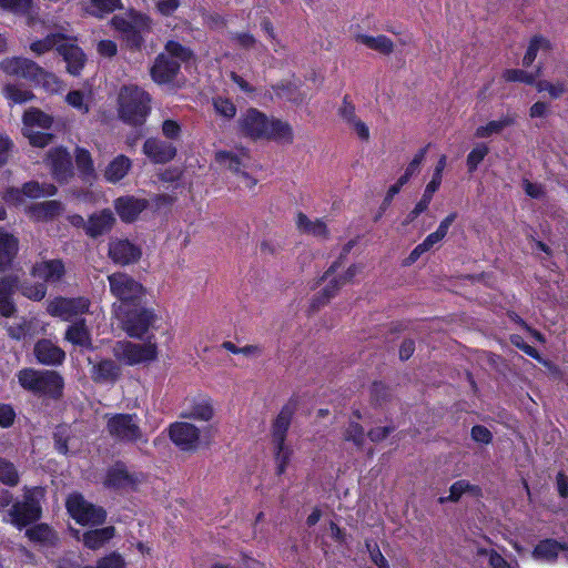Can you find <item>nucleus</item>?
Returning a JSON list of instances; mask_svg holds the SVG:
<instances>
[{"instance_id": "f257e3e1", "label": "nucleus", "mask_w": 568, "mask_h": 568, "mask_svg": "<svg viewBox=\"0 0 568 568\" xmlns=\"http://www.w3.org/2000/svg\"><path fill=\"white\" fill-rule=\"evenodd\" d=\"M190 58V51L175 41L165 44L164 52L160 53L151 68L152 79L162 84L170 82L178 73L180 64Z\"/></svg>"}, {"instance_id": "f03ea898", "label": "nucleus", "mask_w": 568, "mask_h": 568, "mask_svg": "<svg viewBox=\"0 0 568 568\" xmlns=\"http://www.w3.org/2000/svg\"><path fill=\"white\" fill-rule=\"evenodd\" d=\"M251 139H268L282 144H290L293 142L294 133L287 122L270 119L251 109Z\"/></svg>"}, {"instance_id": "7ed1b4c3", "label": "nucleus", "mask_w": 568, "mask_h": 568, "mask_svg": "<svg viewBox=\"0 0 568 568\" xmlns=\"http://www.w3.org/2000/svg\"><path fill=\"white\" fill-rule=\"evenodd\" d=\"M120 116L132 124L143 123L150 110V97L142 89L124 87L119 94Z\"/></svg>"}, {"instance_id": "20e7f679", "label": "nucleus", "mask_w": 568, "mask_h": 568, "mask_svg": "<svg viewBox=\"0 0 568 568\" xmlns=\"http://www.w3.org/2000/svg\"><path fill=\"white\" fill-rule=\"evenodd\" d=\"M18 379L23 388L52 397H59L63 388V378L54 371L26 368L19 372Z\"/></svg>"}, {"instance_id": "39448f33", "label": "nucleus", "mask_w": 568, "mask_h": 568, "mask_svg": "<svg viewBox=\"0 0 568 568\" xmlns=\"http://www.w3.org/2000/svg\"><path fill=\"white\" fill-rule=\"evenodd\" d=\"M0 68L8 75L42 83L44 87L51 90H54L52 85L58 84L55 75L45 72L34 61L26 58H6L0 63Z\"/></svg>"}, {"instance_id": "423d86ee", "label": "nucleus", "mask_w": 568, "mask_h": 568, "mask_svg": "<svg viewBox=\"0 0 568 568\" xmlns=\"http://www.w3.org/2000/svg\"><path fill=\"white\" fill-rule=\"evenodd\" d=\"M22 134L31 145L44 148L52 141V134L40 131L48 130L53 124V118L42 110L37 108L27 109L22 116Z\"/></svg>"}, {"instance_id": "0eeeda50", "label": "nucleus", "mask_w": 568, "mask_h": 568, "mask_svg": "<svg viewBox=\"0 0 568 568\" xmlns=\"http://www.w3.org/2000/svg\"><path fill=\"white\" fill-rule=\"evenodd\" d=\"M113 356L125 365H139L153 362L158 358V345L149 339L143 344H135L130 341H119L112 348Z\"/></svg>"}, {"instance_id": "6e6552de", "label": "nucleus", "mask_w": 568, "mask_h": 568, "mask_svg": "<svg viewBox=\"0 0 568 568\" xmlns=\"http://www.w3.org/2000/svg\"><path fill=\"white\" fill-rule=\"evenodd\" d=\"M104 418L106 419V432L113 439L124 443L146 442L143 439V434L135 415L108 414Z\"/></svg>"}, {"instance_id": "1a4fd4ad", "label": "nucleus", "mask_w": 568, "mask_h": 568, "mask_svg": "<svg viewBox=\"0 0 568 568\" xmlns=\"http://www.w3.org/2000/svg\"><path fill=\"white\" fill-rule=\"evenodd\" d=\"M70 516L80 525L98 526L104 523L106 514L103 508L89 503L80 494H72L67 499Z\"/></svg>"}, {"instance_id": "9d476101", "label": "nucleus", "mask_w": 568, "mask_h": 568, "mask_svg": "<svg viewBox=\"0 0 568 568\" xmlns=\"http://www.w3.org/2000/svg\"><path fill=\"white\" fill-rule=\"evenodd\" d=\"M41 490L38 488L28 489L23 501L13 504L9 511V521L18 527L27 526L41 516V506L38 496Z\"/></svg>"}, {"instance_id": "9b49d317", "label": "nucleus", "mask_w": 568, "mask_h": 568, "mask_svg": "<svg viewBox=\"0 0 568 568\" xmlns=\"http://www.w3.org/2000/svg\"><path fill=\"white\" fill-rule=\"evenodd\" d=\"M362 271L363 266L358 264H352L345 271L343 270L341 263H335L332 265L323 277L325 283L323 288V303L333 297L342 285L351 282L355 276L361 274Z\"/></svg>"}, {"instance_id": "f8f14e48", "label": "nucleus", "mask_w": 568, "mask_h": 568, "mask_svg": "<svg viewBox=\"0 0 568 568\" xmlns=\"http://www.w3.org/2000/svg\"><path fill=\"white\" fill-rule=\"evenodd\" d=\"M108 281L112 295L122 302H134L144 294L143 286L126 273H113Z\"/></svg>"}, {"instance_id": "ddd939ff", "label": "nucleus", "mask_w": 568, "mask_h": 568, "mask_svg": "<svg viewBox=\"0 0 568 568\" xmlns=\"http://www.w3.org/2000/svg\"><path fill=\"white\" fill-rule=\"evenodd\" d=\"M90 304V301L85 297H55L48 303L47 312L51 316L61 317L64 321H69L75 316L88 313Z\"/></svg>"}, {"instance_id": "4468645a", "label": "nucleus", "mask_w": 568, "mask_h": 568, "mask_svg": "<svg viewBox=\"0 0 568 568\" xmlns=\"http://www.w3.org/2000/svg\"><path fill=\"white\" fill-rule=\"evenodd\" d=\"M158 321L156 314L152 310H134L122 320V328L133 338H142Z\"/></svg>"}, {"instance_id": "2eb2a0df", "label": "nucleus", "mask_w": 568, "mask_h": 568, "mask_svg": "<svg viewBox=\"0 0 568 568\" xmlns=\"http://www.w3.org/2000/svg\"><path fill=\"white\" fill-rule=\"evenodd\" d=\"M44 161L58 182L67 183L73 176L72 159L67 149L59 146L49 150Z\"/></svg>"}, {"instance_id": "dca6fc26", "label": "nucleus", "mask_w": 568, "mask_h": 568, "mask_svg": "<svg viewBox=\"0 0 568 568\" xmlns=\"http://www.w3.org/2000/svg\"><path fill=\"white\" fill-rule=\"evenodd\" d=\"M108 255L113 263L125 266L136 263L141 258L142 251L128 239H111Z\"/></svg>"}, {"instance_id": "f3484780", "label": "nucleus", "mask_w": 568, "mask_h": 568, "mask_svg": "<svg viewBox=\"0 0 568 568\" xmlns=\"http://www.w3.org/2000/svg\"><path fill=\"white\" fill-rule=\"evenodd\" d=\"M171 440L182 450H194L200 444V429L187 422H176L170 426Z\"/></svg>"}, {"instance_id": "a211bd4d", "label": "nucleus", "mask_w": 568, "mask_h": 568, "mask_svg": "<svg viewBox=\"0 0 568 568\" xmlns=\"http://www.w3.org/2000/svg\"><path fill=\"white\" fill-rule=\"evenodd\" d=\"M57 187L53 184H40L36 181L27 182L22 189H11L7 192V201L13 203H22L23 196L31 199H39L43 196H52L57 193Z\"/></svg>"}, {"instance_id": "6ab92c4d", "label": "nucleus", "mask_w": 568, "mask_h": 568, "mask_svg": "<svg viewBox=\"0 0 568 568\" xmlns=\"http://www.w3.org/2000/svg\"><path fill=\"white\" fill-rule=\"evenodd\" d=\"M89 364H91V378L95 383L113 384L121 376L120 365L110 358H103L97 363L89 359Z\"/></svg>"}, {"instance_id": "aec40b11", "label": "nucleus", "mask_w": 568, "mask_h": 568, "mask_svg": "<svg viewBox=\"0 0 568 568\" xmlns=\"http://www.w3.org/2000/svg\"><path fill=\"white\" fill-rule=\"evenodd\" d=\"M59 53L67 62L69 73L78 75L84 67L85 54L75 44V39L68 37V41H64L63 44H59Z\"/></svg>"}, {"instance_id": "412c9836", "label": "nucleus", "mask_w": 568, "mask_h": 568, "mask_svg": "<svg viewBox=\"0 0 568 568\" xmlns=\"http://www.w3.org/2000/svg\"><path fill=\"white\" fill-rule=\"evenodd\" d=\"M143 153L154 163H166L175 156L176 149L171 143L151 138L144 142Z\"/></svg>"}, {"instance_id": "4be33fe9", "label": "nucleus", "mask_w": 568, "mask_h": 568, "mask_svg": "<svg viewBox=\"0 0 568 568\" xmlns=\"http://www.w3.org/2000/svg\"><path fill=\"white\" fill-rule=\"evenodd\" d=\"M115 217L110 210H102L89 216L85 224V233L90 237H98L111 231Z\"/></svg>"}, {"instance_id": "5701e85b", "label": "nucleus", "mask_w": 568, "mask_h": 568, "mask_svg": "<svg viewBox=\"0 0 568 568\" xmlns=\"http://www.w3.org/2000/svg\"><path fill=\"white\" fill-rule=\"evenodd\" d=\"M34 355L43 365H60L65 358L64 351L49 339H41L34 345Z\"/></svg>"}, {"instance_id": "b1692460", "label": "nucleus", "mask_w": 568, "mask_h": 568, "mask_svg": "<svg viewBox=\"0 0 568 568\" xmlns=\"http://www.w3.org/2000/svg\"><path fill=\"white\" fill-rule=\"evenodd\" d=\"M148 206V201L133 196L119 197L114 202V207L121 220L125 222L134 221L141 212Z\"/></svg>"}, {"instance_id": "393cba45", "label": "nucleus", "mask_w": 568, "mask_h": 568, "mask_svg": "<svg viewBox=\"0 0 568 568\" xmlns=\"http://www.w3.org/2000/svg\"><path fill=\"white\" fill-rule=\"evenodd\" d=\"M64 265L60 260L43 261L33 265L31 274L48 283H58L64 275Z\"/></svg>"}, {"instance_id": "a878e982", "label": "nucleus", "mask_w": 568, "mask_h": 568, "mask_svg": "<svg viewBox=\"0 0 568 568\" xmlns=\"http://www.w3.org/2000/svg\"><path fill=\"white\" fill-rule=\"evenodd\" d=\"M64 339L74 346L92 348L91 334L84 320L77 321L68 326Z\"/></svg>"}, {"instance_id": "bb28decb", "label": "nucleus", "mask_w": 568, "mask_h": 568, "mask_svg": "<svg viewBox=\"0 0 568 568\" xmlns=\"http://www.w3.org/2000/svg\"><path fill=\"white\" fill-rule=\"evenodd\" d=\"M63 212V204L55 200L37 203L29 209L30 217L38 222L51 221Z\"/></svg>"}, {"instance_id": "cd10ccee", "label": "nucleus", "mask_w": 568, "mask_h": 568, "mask_svg": "<svg viewBox=\"0 0 568 568\" xmlns=\"http://www.w3.org/2000/svg\"><path fill=\"white\" fill-rule=\"evenodd\" d=\"M19 250L18 239L0 229V273L10 266Z\"/></svg>"}, {"instance_id": "c85d7f7f", "label": "nucleus", "mask_w": 568, "mask_h": 568, "mask_svg": "<svg viewBox=\"0 0 568 568\" xmlns=\"http://www.w3.org/2000/svg\"><path fill=\"white\" fill-rule=\"evenodd\" d=\"M295 224L301 233L318 239H326L328 235L327 226L321 219H311L304 213H298L295 219Z\"/></svg>"}, {"instance_id": "c756f323", "label": "nucleus", "mask_w": 568, "mask_h": 568, "mask_svg": "<svg viewBox=\"0 0 568 568\" xmlns=\"http://www.w3.org/2000/svg\"><path fill=\"white\" fill-rule=\"evenodd\" d=\"M18 281L14 276L0 278V314L6 317H10L16 312L11 295Z\"/></svg>"}, {"instance_id": "7c9ffc66", "label": "nucleus", "mask_w": 568, "mask_h": 568, "mask_svg": "<svg viewBox=\"0 0 568 568\" xmlns=\"http://www.w3.org/2000/svg\"><path fill=\"white\" fill-rule=\"evenodd\" d=\"M136 484V479L123 465H115L109 469L104 485L111 488H126Z\"/></svg>"}, {"instance_id": "2f4dec72", "label": "nucleus", "mask_w": 568, "mask_h": 568, "mask_svg": "<svg viewBox=\"0 0 568 568\" xmlns=\"http://www.w3.org/2000/svg\"><path fill=\"white\" fill-rule=\"evenodd\" d=\"M565 552L568 557V546L557 542L552 539H546L540 541L534 549L532 556L538 560L551 561L559 552Z\"/></svg>"}, {"instance_id": "473e14b6", "label": "nucleus", "mask_w": 568, "mask_h": 568, "mask_svg": "<svg viewBox=\"0 0 568 568\" xmlns=\"http://www.w3.org/2000/svg\"><path fill=\"white\" fill-rule=\"evenodd\" d=\"M355 40L358 43L364 44L365 47L375 50L382 54H389L394 50L393 41L384 34L368 36L364 33H358L355 36Z\"/></svg>"}, {"instance_id": "72a5a7b5", "label": "nucleus", "mask_w": 568, "mask_h": 568, "mask_svg": "<svg viewBox=\"0 0 568 568\" xmlns=\"http://www.w3.org/2000/svg\"><path fill=\"white\" fill-rule=\"evenodd\" d=\"M214 408L210 399L202 398L194 402L185 412L182 417L186 419H199L209 422L213 418Z\"/></svg>"}, {"instance_id": "f704fd0d", "label": "nucleus", "mask_w": 568, "mask_h": 568, "mask_svg": "<svg viewBox=\"0 0 568 568\" xmlns=\"http://www.w3.org/2000/svg\"><path fill=\"white\" fill-rule=\"evenodd\" d=\"M115 529L112 526L85 531L82 536V541L85 547L90 549H99L106 541L114 537Z\"/></svg>"}, {"instance_id": "c9c22d12", "label": "nucleus", "mask_w": 568, "mask_h": 568, "mask_svg": "<svg viewBox=\"0 0 568 568\" xmlns=\"http://www.w3.org/2000/svg\"><path fill=\"white\" fill-rule=\"evenodd\" d=\"M515 122V116L510 114L503 115L497 120H491L486 124L479 125L475 131V136L478 139H485L499 134L504 129L510 126Z\"/></svg>"}, {"instance_id": "e433bc0d", "label": "nucleus", "mask_w": 568, "mask_h": 568, "mask_svg": "<svg viewBox=\"0 0 568 568\" xmlns=\"http://www.w3.org/2000/svg\"><path fill=\"white\" fill-rule=\"evenodd\" d=\"M121 0H89L83 3V10L95 18L102 19L106 14L121 8Z\"/></svg>"}, {"instance_id": "4c0bfd02", "label": "nucleus", "mask_w": 568, "mask_h": 568, "mask_svg": "<svg viewBox=\"0 0 568 568\" xmlns=\"http://www.w3.org/2000/svg\"><path fill=\"white\" fill-rule=\"evenodd\" d=\"M293 407L285 406L276 417L272 428V442H284L291 425Z\"/></svg>"}, {"instance_id": "58836bf2", "label": "nucleus", "mask_w": 568, "mask_h": 568, "mask_svg": "<svg viewBox=\"0 0 568 568\" xmlns=\"http://www.w3.org/2000/svg\"><path fill=\"white\" fill-rule=\"evenodd\" d=\"M131 168V161L125 155L116 156L105 170V179L109 182L115 183L122 180Z\"/></svg>"}, {"instance_id": "ea45409f", "label": "nucleus", "mask_w": 568, "mask_h": 568, "mask_svg": "<svg viewBox=\"0 0 568 568\" xmlns=\"http://www.w3.org/2000/svg\"><path fill=\"white\" fill-rule=\"evenodd\" d=\"M64 41H68L67 36H64L62 33H51V34H48L42 40H37V41L32 42L30 44V50L38 55H41V54L50 51L53 48H55L57 51L59 52V44H63Z\"/></svg>"}, {"instance_id": "a19ab883", "label": "nucleus", "mask_w": 568, "mask_h": 568, "mask_svg": "<svg viewBox=\"0 0 568 568\" xmlns=\"http://www.w3.org/2000/svg\"><path fill=\"white\" fill-rule=\"evenodd\" d=\"M130 23L132 41L135 44H139L141 38L138 36V33L143 31H150L152 27V20L146 14L140 13L135 10H130Z\"/></svg>"}, {"instance_id": "79ce46f5", "label": "nucleus", "mask_w": 568, "mask_h": 568, "mask_svg": "<svg viewBox=\"0 0 568 568\" xmlns=\"http://www.w3.org/2000/svg\"><path fill=\"white\" fill-rule=\"evenodd\" d=\"M273 444V453H274V460L276 466L277 474H283L291 460L293 450L292 448L283 442H272Z\"/></svg>"}, {"instance_id": "37998d69", "label": "nucleus", "mask_w": 568, "mask_h": 568, "mask_svg": "<svg viewBox=\"0 0 568 568\" xmlns=\"http://www.w3.org/2000/svg\"><path fill=\"white\" fill-rule=\"evenodd\" d=\"M550 47L551 45H550L549 40H547L542 37H534L530 40L527 51L524 55L523 64L525 67L531 65L532 62L535 61V59L537 58L538 52H540V51L546 52V51L550 50Z\"/></svg>"}, {"instance_id": "c03bdc74", "label": "nucleus", "mask_w": 568, "mask_h": 568, "mask_svg": "<svg viewBox=\"0 0 568 568\" xmlns=\"http://www.w3.org/2000/svg\"><path fill=\"white\" fill-rule=\"evenodd\" d=\"M243 158H245L244 153H242L240 156L234 155L232 152L227 151H220L215 154V160L217 163L225 165L233 173H241L243 176H245V173L241 171V166H244Z\"/></svg>"}, {"instance_id": "a18cd8bd", "label": "nucleus", "mask_w": 568, "mask_h": 568, "mask_svg": "<svg viewBox=\"0 0 568 568\" xmlns=\"http://www.w3.org/2000/svg\"><path fill=\"white\" fill-rule=\"evenodd\" d=\"M26 534L31 540L42 544L52 545L57 540L55 532L44 524L28 529Z\"/></svg>"}, {"instance_id": "49530a36", "label": "nucleus", "mask_w": 568, "mask_h": 568, "mask_svg": "<svg viewBox=\"0 0 568 568\" xmlns=\"http://www.w3.org/2000/svg\"><path fill=\"white\" fill-rule=\"evenodd\" d=\"M20 476L13 463L0 457V483L7 486H17Z\"/></svg>"}, {"instance_id": "de8ad7c7", "label": "nucleus", "mask_w": 568, "mask_h": 568, "mask_svg": "<svg viewBox=\"0 0 568 568\" xmlns=\"http://www.w3.org/2000/svg\"><path fill=\"white\" fill-rule=\"evenodd\" d=\"M4 97L13 103L22 104L34 99V94L23 88L14 84H7L3 88Z\"/></svg>"}, {"instance_id": "09e8293b", "label": "nucleus", "mask_w": 568, "mask_h": 568, "mask_svg": "<svg viewBox=\"0 0 568 568\" xmlns=\"http://www.w3.org/2000/svg\"><path fill=\"white\" fill-rule=\"evenodd\" d=\"M465 493H470L473 495H477L479 493V488L476 486L469 485V483L466 480H458L450 486L449 496L440 497L439 501L440 503L456 501Z\"/></svg>"}, {"instance_id": "8fccbe9b", "label": "nucleus", "mask_w": 568, "mask_h": 568, "mask_svg": "<svg viewBox=\"0 0 568 568\" xmlns=\"http://www.w3.org/2000/svg\"><path fill=\"white\" fill-rule=\"evenodd\" d=\"M489 152V148L485 143L476 144L468 153L466 159L467 169L469 172L476 171L481 161Z\"/></svg>"}, {"instance_id": "3c124183", "label": "nucleus", "mask_w": 568, "mask_h": 568, "mask_svg": "<svg viewBox=\"0 0 568 568\" xmlns=\"http://www.w3.org/2000/svg\"><path fill=\"white\" fill-rule=\"evenodd\" d=\"M567 82L566 81H557L555 83L552 82H549V81H546V80H541V81H538L536 82V89L539 91V92H548V94L552 98V99H557L559 97H561L566 91H567Z\"/></svg>"}, {"instance_id": "603ef678", "label": "nucleus", "mask_w": 568, "mask_h": 568, "mask_svg": "<svg viewBox=\"0 0 568 568\" xmlns=\"http://www.w3.org/2000/svg\"><path fill=\"white\" fill-rule=\"evenodd\" d=\"M540 70L537 73H529L524 70L509 69L504 72V79L509 82H524L527 84H536V79L539 77Z\"/></svg>"}, {"instance_id": "864d4df0", "label": "nucleus", "mask_w": 568, "mask_h": 568, "mask_svg": "<svg viewBox=\"0 0 568 568\" xmlns=\"http://www.w3.org/2000/svg\"><path fill=\"white\" fill-rule=\"evenodd\" d=\"M75 163L81 174L90 176L94 172L93 161L90 153L81 148L75 150Z\"/></svg>"}, {"instance_id": "5fc2aeb1", "label": "nucleus", "mask_w": 568, "mask_h": 568, "mask_svg": "<svg viewBox=\"0 0 568 568\" xmlns=\"http://www.w3.org/2000/svg\"><path fill=\"white\" fill-rule=\"evenodd\" d=\"M426 155V149L419 150L413 160L408 163L407 168L405 169L404 174L400 176L402 183H407L409 179L418 173L419 166L423 163Z\"/></svg>"}, {"instance_id": "6e6d98bb", "label": "nucleus", "mask_w": 568, "mask_h": 568, "mask_svg": "<svg viewBox=\"0 0 568 568\" xmlns=\"http://www.w3.org/2000/svg\"><path fill=\"white\" fill-rule=\"evenodd\" d=\"M65 100L71 106H73L83 114L88 113L90 110L89 103L87 102L84 94L79 90L69 92L67 94Z\"/></svg>"}, {"instance_id": "4d7b16f0", "label": "nucleus", "mask_w": 568, "mask_h": 568, "mask_svg": "<svg viewBox=\"0 0 568 568\" xmlns=\"http://www.w3.org/2000/svg\"><path fill=\"white\" fill-rule=\"evenodd\" d=\"M22 294L33 301H41L47 293V287L44 284H23L21 286Z\"/></svg>"}, {"instance_id": "13d9d810", "label": "nucleus", "mask_w": 568, "mask_h": 568, "mask_svg": "<svg viewBox=\"0 0 568 568\" xmlns=\"http://www.w3.org/2000/svg\"><path fill=\"white\" fill-rule=\"evenodd\" d=\"M213 105L215 111L224 118L231 119L235 115L236 109L229 99L221 97L215 98L213 100Z\"/></svg>"}, {"instance_id": "bf43d9fd", "label": "nucleus", "mask_w": 568, "mask_h": 568, "mask_svg": "<svg viewBox=\"0 0 568 568\" xmlns=\"http://www.w3.org/2000/svg\"><path fill=\"white\" fill-rule=\"evenodd\" d=\"M488 562L491 568H518L517 561H508L494 550L488 552Z\"/></svg>"}, {"instance_id": "052dcab7", "label": "nucleus", "mask_w": 568, "mask_h": 568, "mask_svg": "<svg viewBox=\"0 0 568 568\" xmlns=\"http://www.w3.org/2000/svg\"><path fill=\"white\" fill-rule=\"evenodd\" d=\"M100 568H125V561L121 555L112 552L98 560Z\"/></svg>"}, {"instance_id": "680f3d73", "label": "nucleus", "mask_w": 568, "mask_h": 568, "mask_svg": "<svg viewBox=\"0 0 568 568\" xmlns=\"http://www.w3.org/2000/svg\"><path fill=\"white\" fill-rule=\"evenodd\" d=\"M112 27L125 34H131L130 11L124 14L114 16L111 19Z\"/></svg>"}, {"instance_id": "e2e57ef3", "label": "nucleus", "mask_w": 568, "mask_h": 568, "mask_svg": "<svg viewBox=\"0 0 568 568\" xmlns=\"http://www.w3.org/2000/svg\"><path fill=\"white\" fill-rule=\"evenodd\" d=\"M97 50L100 55L105 58H112L118 52L116 43L112 40H101L97 45Z\"/></svg>"}, {"instance_id": "0e129e2a", "label": "nucleus", "mask_w": 568, "mask_h": 568, "mask_svg": "<svg viewBox=\"0 0 568 568\" xmlns=\"http://www.w3.org/2000/svg\"><path fill=\"white\" fill-rule=\"evenodd\" d=\"M261 30L265 33L267 39L271 41L274 51H278L280 48H282L281 42L276 39V34L274 31V28L268 20H263L261 22Z\"/></svg>"}, {"instance_id": "69168bd1", "label": "nucleus", "mask_w": 568, "mask_h": 568, "mask_svg": "<svg viewBox=\"0 0 568 568\" xmlns=\"http://www.w3.org/2000/svg\"><path fill=\"white\" fill-rule=\"evenodd\" d=\"M471 438L477 443L488 444L491 440V433L484 426H474Z\"/></svg>"}, {"instance_id": "338daca9", "label": "nucleus", "mask_w": 568, "mask_h": 568, "mask_svg": "<svg viewBox=\"0 0 568 568\" xmlns=\"http://www.w3.org/2000/svg\"><path fill=\"white\" fill-rule=\"evenodd\" d=\"M179 7V0H161L156 3L158 11L163 16H171Z\"/></svg>"}, {"instance_id": "774afa93", "label": "nucleus", "mask_w": 568, "mask_h": 568, "mask_svg": "<svg viewBox=\"0 0 568 568\" xmlns=\"http://www.w3.org/2000/svg\"><path fill=\"white\" fill-rule=\"evenodd\" d=\"M162 132L169 139H175L180 135L181 128L173 120H165L162 124Z\"/></svg>"}]
</instances>
